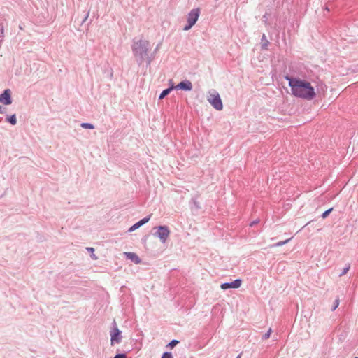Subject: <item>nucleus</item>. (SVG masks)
I'll use <instances>...</instances> for the list:
<instances>
[{"instance_id": "1", "label": "nucleus", "mask_w": 358, "mask_h": 358, "mask_svg": "<svg viewBox=\"0 0 358 358\" xmlns=\"http://www.w3.org/2000/svg\"><path fill=\"white\" fill-rule=\"evenodd\" d=\"M291 88L292 94L305 100H312L316 93L310 83L299 78L286 77Z\"/></svg>"}, {"instance_id": "2", "label": "nucleus", "mask_w": 358, "mask_h": 358, "mask_svg": "<svg viewBox=\"0 0 358 358\" xmlns=\"http://www.w3.org/2000/svg\"><path fill=\"white\" fill-rule=\"evenodd\" d=\"M150 48V45L148 41L139 40L138 41L134 43L133 50L135 55L143 57L144 55H147Z\"/></svg>"}, {"instance_id": "3", "label": "nucleus", "mask_w": 358, "mask_h": 358, "mask_svg": "<svg viewBox=\"0 0 358 358\" xmlns=\"http://www.w3.org/2000/svg\"><path fill=\"white\" fill-rule=\"evenodd\" d=\"M208 102L217 110H221L223 108L221 98L216 91L213 90L209 92L208 96Z\"/></svg>"}, {"instance_id": "4", "label": "nucleus", "mask_w": 358, "mask_h": 358, "mask_svg": "<svg viewBox=\"0 0 358 358\" xmlns=\"http://www.w3.org/2000/svg\"><path fill=\"white\" fill-rule=\"evenodd\" d=\"M200 14L199 8H195L190 11L187 17L188 25L184 27V30H189L196 22Z\"/></svg>"}, {"instance_id": "5", "label": "nucleus", "mask_w": 358, "mask_h": 358, "mask_svg": "<svg viewBox=\"0 0 358 358\" xmlns=\"http://www.w3.org/2000/svg\"><path fill=\"white\" fill-rule=\"evenodd\" d=\"M155 235L159 238L162 243H166L170 235V230L166 226H159Z\"/></svg>"}, {"instance_id": "6", "label": "nucleus", "mask_w": 358, "mask_h": 358, "mask_svg": "<svg viewBox=\"0 0 358 358\" xmlns=\"http://www.w3.org/2000/svg\"><path fill=\"white\" fill-rule=\"evenodd\" d=\"M0 102L5 105H9L12 103L10 90L9 89L6 90L4 92L0 95Z\"/></svg>"}, {"instance_id": "7", "label": "nucleus", "mask_w": 358, "mask_h": 358, "mask_svg": "<svg viewBox=\"0 0 358 358\" xmlns=\"http://www.w3.org/2000/svg\"><path fill=\"white\" fill-rule=\"evenodd\" d=\"M110 336L112 345H113L114 343H119L121 341L120 331L117 327H115L113 331H110Z\"/></svg>"}, {"instance_id": "8", "label": "nucleus", "mask_w": 358, "mask_h": 358, "mask_svg": "<svg viewBox=\"0 0 358 358\" xmlns=\"http://www.w3.org/2000/svg\"><path fill=\"white\" fill-rule=\"evenodd\" d=\"M241 285V280L237 279L230 283H223L221 285V288L222 289H227L229 288H238Z\"/></svg>"}, {"instance_id": "9", "label": "nucleus", "mask_w": 358, "mask_h": 358, "mask_svg": "<svg viewBox=\"0 0 358 358\" xmlns=\"http://www.w3.org/2000/svg\"><path fill=\"white\" fill-rule=\"evenodd\" d=\"M176 89H181L184 90H191L192 88V83L189 80L180 82L176 86Z\"/></svg>"}, {"instance_id": "10", "label": "nucleus", "mask_w": 358, "mask_h": 358, "mask_svg": "<svg viewBox=\"0 0 358 358\" xmlns=\"http://www.w3.org/2000/svg\"><path fill=\"white\" fill-rule=\"evenodd\" d=\"M150 216H148L147 217H145V218L142 219L141 220H140L139 222H136L133 226H131L129 228V231H133L137 229L138 228H139L143 224L147 223L150 220Z\"/></svg>"}, {"instance_id": "11", "label": "nucleus", "mask_w": 358, "mask_h": 358, "mask_svg": "<svg viewBox=\"0 0 358 358\" xmlns=\"http://www.w3.org/2000/svg\"><path fill=\"white\" fill-rule=\"evenodd\" d=\"M124 254L128 259H131L135 264H139L141 262L140 258L138 257V255L136 253L124 252Z\"/></svg>"}, {"instance_id": "12", "label": "nucleus", "mask_w": 358, "mask_h": 358, "mask_svg": "<svg viewBox=\"0 0 358 358\" xmlns=\"http://www.w3.org/2000/svg\"><path fill=\"white\" fill-rule=\"evenodd\" d=\"M173 87H170V88H168V89H166L162 91V92L161 93V94L159 95V99H164L166 95H168L170 92L173 90Z\"/></svg>"}, {"instance_id": "13", "label": "nucleus", "mask_w": 358, "mask_h": 358, "mask_svg": "<svg viewBox=\"0 0 358 358\" xmlns=\"http://www.w3.org/2000/svg\"><path fill=\"white\" fill-rule=\"evenodd\" d=\"M7 120L13 125H15L17 122V120L15 115L7 118Z\"/></svg>"}, {"instance_id": "14", "label": "nucleus", "mask_w": 358, "mask_h": 358, "mask_svg": "<svg viewBox=\"0 0 358 358\" xmlns=\"http://www.w3.org/2000/svg\"><path fill=\"white\" fill-rule=\"evenodd\" d=\"M87 250L88 251L91 252V255H91V257H92V258L93 259H95V260H96V259H98V258H97V257H96V256L95 255V254L94 253V249L93 248H90V247H89V248H87Z\"/></svg>"}, {"instance_id": "15", "label": "nucleus", "mask_w": 358, "mask_h": 358, "mask_svg": "<svg viewBox=\"0 0 358 358\" xmlns=\"http://www.w3.org/2000/svg\"><path fill=\"white\" fill-rule=\"evenodd\" d=\"M81 127L85 129H94V126L90 123H82Z\"/></svg>"}, {"instance_id": "16", "label": "nucleus", "mask_w": 358, "mask_h": 358, "mask_svg": "<svg viewBox=\"0 0 358 358\" xmlns=\"http://www.w3.org/2000/svg\"><path fill=\"white\" fill-rule=\"evenodd\" d=\"M331 210H332V208H330V209L326 210L325 212H324L322 215V217L323 219L326 218L329 215V213L331 212Z\"/></svg>"}, {"instance_id": "17", "label": "nucleus", "mask_w": 358, "mask_h": 358, "mask_svg": "<svg viewBox=\"0 0 358 358\" xmlns=\"http://www.w3.org/2000/svg\"><path fill=\"white\" fill-rule=\"evenodd\" d=\"M162 358H173L171 353L165 352L163 354Z\"/></svg>"}, {"instance_id": "18", "label": "nucleus", "mask_w": 358, "mask_h": 358, "mask_svg": "<svg viewBox=\"0 0 358 358\" xmlns=\"http://www.w3.org/2000/svg\"><path fill=\"white\" fill-rule=\"evenodd\" d=\"M178 343V341H176V340H173L171 341L169 343V345L171 347V348H173L176 344Z\"/></svg>"}, {"instance_id": "19", "label": "nucleus", "mask_w": 358, "mask_h": 358, "mask_svg": "<svg viewBox=\"0 0 358 358\" xmlns=\"http://www.w3.org/2000/svg\"><path fill=\"white\" fill-rule=\"evenodd\" d=\"M271 333V329H268V332H267V333H266V334L264 335L263 338H264V339H268V338L270 337Z\"/></svg>"}, {"instance_id": "20", "label": "nucleus", "mask_w": 358, "mask_h": 358, "mask_svg": "<svg viewBox=\"0 0 358 358\" xmlns=\"http://www.w3.org/2000/svg\"><path fill=\"white\" fill-rule=\"evenodd\" d=\"M114 358H127L124 354H118Z\"/></svg>"}, {"instance_id": "21", "label": "nucleus", "mask_w": 358, "mask_h": 358, "mask_svg": "<svg viewBox=\"0 0 358 358\" xmlns=\"http://www.w3.org/2000/svg\"><path fill=\"white\" fill-rule=\"evenodd\" d=\"M338 304H339V300H338V299H336V300L335 301V303H334V305H335V306H334V310H335V309L338 307Z\"/></svg>"}, {"instance_id": "22", "label": "nucleus", "mask_w": 358, "mask_h": 358, "mask_svg": "<svg viewBox=\"0 0 358 358\" xmlns=\"http://www.w3.org/2000/svg\"><path fill=\"white\" fill-rule=\"evenodd\" d=\"M288 241H289V240H286V241H285L280 242V243H278L277 244V245H284V244L287 243Z\"/></svg>"}, {"instance_id": "23", "label": "nucleus", "mask_w": 358, "mask_h": 358, "mask_svg": "<svg viewBox=\"0 0 358 358\" xmlns=\"http://www.w3.org/2000/svg\"><path fill=\"white\" fill-rule=\"evenodd\" d=\"M349 268H350V266H348V267L345 268L344 269V271H343V274H345V273L348 272V271L349 270Z\"/></svg>"}, {"instance_id": "24", "label": "nucleus", "mask_w": 358, "mask_h": 358, "mask_svg": "<svg viewBox=\"0 0 358 358\" xmlns=\"http://www.w3.org/2000/svg\"><path fill=\"white\" fill-rule=\"evenodd\" d=\"M1 106H0V113H1Z\"/></svg>"}, {"instance_id": "25", "label": "nucleus", "mask_w": 358, "mask_h": 358, "mask_svg": "<svg viewBox=\"0 0 358 358\" xmlns=\"http://www.w3.org/2000/svg\"><path fill=\"white\" fill-rule=\"evenodd\" d=\"M236 358H241V356H240V355H238Z\"/></svg>"}, {"instance_id": "26", "label": "nucleus", "mask_w": 358, "mask_h": 358, "mask_svg": "<svg viewBox=\"0 0 358 358\" xmlns=\"http://www.w3.org/2000/svg\"><path fill=\"white\" fill-rule=\"evenodd\" d=\"M355 358H358V357H355Z\"/></svg>"}]
</instances>
